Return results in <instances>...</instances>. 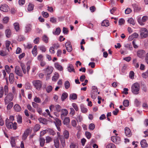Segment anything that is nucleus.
Masks as SVG:
<instances>
[{
  "label": "nucleus",
  "instance_id": "f257e3e1",
  "mask_svg": "<svg viewBox=\"0 0 148 148\" xmlns=\"http://www.w3.org/2000/svg\"><path fill=\"white\" fill-rule=\"evenodd\" d=\"M63 135L64 137L61 136L60 138V139L62 145L63 147H64L65 145V141L64 138L66 139H67L69 137V133L67 130H65L63 133Z\"/></svg>",
  "mask_w": 148,
  "mask_h": 148
},
{
  "label": "nucleus",
  "instance_id": "f03ea898",
  "mask_svg": "<svg viewBox=\"0 0 148 148\" xmlns=\"http://www.w3.org/2000/svg\"><path fill=\"white\" fill-rule=\"evenodd\" d=\"M6 126L8 128H13V129L16 130L17 128V123L15 122L14 123L11 121H10L8 119H6L5 121Z\"/></svg>",
  "mask_w": 148,
  "mask_h": 148
},
{
  "label": "nucleus",
  "instance_id": "7ed1b4c3",
  "mask_svg": "<svg viewBox=\"0 0 148 148\" xmlns=\"http://www.w3.org/2000/svg\"><path fill=\"white\" fill-rule=\"evenodd\" d=\"M132 91L134 94H138L139 93L140 90V85L138 83H135L132 86Z\"/></svg>",
  "mask_w": 148,
  "mask_h": 148
},
{
  "label": "nucleus",
  "instance_id": "20e7f679",
  "mask_svg": "<svg viewBox=\"0 0 148 148\" xmlns=\"http://www.w3.org/2000/svg\"><path fill=\"white\" fill-rule=\"evenodd\" d=\"M6 95V96L4 99L5 104H7L12 101L14 98L13 94L11 92H9Z\"/></svg>",
  "mask_w": 148,
  "mask_h": 148
},
{
  "label": "nucleus",
  "instance_id": "39448f33",
  "mask_svg": "<svg viewBox=\"0 0 148 148\" xmlns=\"http://www.w3.org/2000/svg\"><path fill=\"white\" fill-rule=\"evenodd\" d=\"M32 83L34 87L38 90H40L42 86V82L39 80H34L32 81Z\"/></svg>",
  "mask_w": 148,
  "mask_h": 148
},
{
  "label": "nucleus",
  "instance_id": "423d86ee",
  "mask_svg": "<svg viewBox=\"0 0 148 148\" xmlns=\"http://www.w3.org/2000/svg\"><path fill=\"white\" fill-rule=\"evenodd\" d=\"M140 36L142 38H146L148 36V32L146 28H142L140 29Z\"/></svg>",
  "mask_w": 148,
  "mask_h": 148
},
{
  "label": "nucleus",
  "instance_id": "0eeeda50",
  "mask_svg": "<svg viewBox=\"0 0 148 148\" xmlns=\"http://www.w3.org/2000/svg\"><path fill=\"white\" fill-rule=\"evenodd\" d=\"M15 72L16 74L19 76L22 77L23 74L22 73L21 69L18 66H16L15 69Z\"/></svg>",
  "mask_w": 148,
  "mask_h": 148
},
{
  "label": "nucleus",
  "instance_id": "6e6552de",
  "mask_svg": "<svg viewBox=\"0 0 148 148\" xmlns=\"http://www.w3.org/2000/svg\"><path fill=\"white\" fill-rule=\"evenodd\" d=\"M137 54L138 57L141 58H143L145 56V52L144 50L140 49L137 51Z\"/></svg>",
  "mask_w": 148,
  "mask_h": 148
},
{
  "label": "nucleus",
  "instance_id": "1a4fd4ad",
  "mask_svg": "<svg viewBox=\"0 0 148 148\" xmlns=\"http://www.w3.org/2000/svg\"><path fill=\"white\" fill-rule=\"evenodd\" d=\"M53 68L51 66H48L46 69H44L45 71L46 74L47 76L50 75L53 72Z\"/></svg>",
  "mask_w": 148,
  "mask_h": 148
},
{
  "label": "nucleus",
  "instance_id": "9d476101",
  "mask_svg": "<svg viewBox=\"0 0 148 148\" xmlns=\"http://www.w3.org/2000/svg\"><path fill=\"white\" fill-rule=\"evenodd\" d=\"M111 139L112 141L116 144H119L120 142V138L118 136H112Z\"/></svg>",
  "mask_w": 148,
  "mask_h": 148
},
{
  "label": "nucleus",
  "instance_id": "9b49d317",
  "mask_svg": "<svg viewBox=\"0 0 148 148\" xmlns=\"http://www.w3.org/2000/svg\"><path fill=\"white\" fill-rule=\"evenodd\" d=\"M62 114H61V118L63 120L65 116H66L68 113L67 110L65 109H62L61 110Z\"/></svg>",
  "mask_w": 148,
  "mask_h": 148
},
{
  "label": "nucleus",
  "instance_id": "f8f14e48",
  "mask_svg": "<svg viewBox=\"0 0 148 148\" xmlns=\"http://www.w3.org/2000/svg\"><path fill=\"white\" fill-rule=\"evenodd\" d=\"M65 47L66 50L68 52H70L72 50V48L71 45V42H67L65 44Z\"/></svg>",
  "mask_w": 148,
  "mask_h": 148
},
{
  "label": "nucleus",
  "instance_id": "ddd939ff",
  "mask_svg": "<svg viewBox=\"0 0 148 148\" xmlns=\"http://www.w3.org/2000/svg\"><path fill=\"white\" fill-rule=\"evenodd\" d=\"M148 17L147 16H143L142 18V21H141L140 18H138V21L140 25H143V22H145L148 19Z\"/></svg>",
  "mask_w": 148,
  "mask_h": 148
},
{
  "label": "nucleus",
  "instance_id": "4468645a",
  "mask_svg": "<svg viewBox=\"0 0 148 148\" xmlns=\"http://www.w3.org/2000/svg\"><path fill=\"white\" fill-rule=\"evenodd\" d=\"M1 10L5 12H7L9 10V8L8 5L4 4L2 5L0 8Z\"/></svg>",
  "mask_w": 148,
  "mask_h": 148
},
{
  "label": "nucleus",
  "instance_id": "2eb2a0df",
  "mask_svg": "<svg viewBox=\"0 0 148 148\" xmlns=\"http://www.w3.org/2000/svg\"><path fill=\"white\" fill-rule=\"evenodd\" d=\"M53 108H56V110L58 112H60L61 110V107L59 105H57L55 106L53 105H51L49 107L50 110L52 111V109Z\"/></svg>",
  "mask_w": 148,
  "mask_h": 148
},
{
  "label": "nucleus",
  "instance_id": "dca6fc26",
  "mask_svg": "<svg viewBox=\"0 0 148 148\" xmlns=\"http://www.w3.org/2000/svg\"><path fill=\"white\" fill-rule=\"evenodd\" d=\"M125 132L126 135L128 137H130L132 135L131 131L129 128L126 127L125 128Z\"/></svg>",
  "mask_w": 148,
  "mask_h": 148
},
{
  "label": "nucleus",
  "instance_id": "f3484780",
  "mask_svg": "<svg viewBox=\"0 0 148 148\" xmlns=\"http://www.w3.org/2000/svg\"><path fill=\"white\" fill-rule=\"evenodd\" d=\"M54 66L55 68L57 70L60 71L63 70V68L61 65H60L58 62H56L54 64Z\"/></svg>",
  "mask_w": 148,
  "mask_h": 148
},
{
  "label": "nucleus",
  "instance_id": "a211bd4d",
  "mask_svg": "<svg viewBox=\"0 0 148 148\" xmlns=\"http://www.w3.org/2000/svg\"><path fill=\"white\" fill-rule=\"evenodd\" d=\"M138 35L137 33H134L129 37V40H132L134 38H138Z\"/></svg>",
  "mask_w": 148,
  "mask_h": 148
},
{
  "label": "nucleus",
  "instance_id": "6ab92c4d",
  "mask_svg": "<svg viewBox=\"0 0 148 148\" xmlns=\"http://www.w3.org/2000/svg\"><path fill=\"white\" fill-rule=\"evenodd\" d=\"M140 144L141 147L143 148L146 147L148 146V144L147 143L145 139H143L141 141Z\"/></svg>",
  "mask_w": 148,
  "mask_h": 148
},
{
  "label": "nucleus",
  "instance_id": "aec40b11",
  "mask_svg": "<svg viewBox=\"0 0 148 148\" xmlns=\"http://www.w3.org/2000/svg\"><path fill=\"white\" fill-rule=\"evenodd\" d=\"M63 120V123L64 124L66 125L69 124L70 121V119L69 117H64Z\"/></svg>",
  "mask_w": 148,
  "mask_h": 148
},
{
  "label": "nucleus",
  "instance_id": "412c9836",
  "mask_svg": "<svg viewBox=\"0 0 148 148\" xmlns=\"http://www.w3.org/2000/svg\"><path fill=\"white\" fill-rule=\"evenodd\" d=\"M132 5L135 11L138 12L141 10L140 7H139L137 4L134 3Z\"/></svg>",
  "mask_w": 148,
  "mask_h": 148
},
{
  "label": "nucleus",
  "instance_id": "4be33fe9",
  "mask_svg": "<svg viewBox=\"0 0 148 148\" xmlns=\"http://www.w3.org/2000/svg\"><path fill=\"white\" fill-rule=\"evenodd\" d=\"M14 75L13 73H11L9 74V80L10 82L12 84L14 82Z\"/></svg>",
  "mask_w": 148,
  "mask_h": 148
},
{
  "label": "nucleus",
  "instance_id": "5701e85b",
  "mask_svg": "<svg viewBox=\"0 0 148 148\" xmlns=\"http://www.w3.org/2000/svg\"><path fill=\"white\" fill-rule=\"evenodd\" d=\"M14 108L16 111L18 112H20L21 110L20 106L18 104H15L14 107Z\"/></svg>",
  "mask_w": 148,
  "mask_h": 148
},
{
  "label": "nucleus",
  "instance_id": "b1692460",
  "mask_svg": "<svg viewBox=\"0 0 148 148\" xmlns=\"http://www.w3.org/2000/svg\"><path fill=\"white\" fill-rule=\"evenodd\" d=\"M39 141L40 142V146L41 147H43L45 143V139L42 138H40L39 139Z\"/></svg>",
  "mask_w": 148,
  "mask_h": 148
},
{
  "label": "nucleus",
  "instance_id": "393cba45",
  "mask_svg": "<svg viewBox=\"0 0 148 148\" xmlns=\"http://www.w3.org/2000/svg\"><path fill=\"white\" fill-rule=\"evenodd\" d=\"M54 142L55 147L56 148H58L59 147V143L58 139L56 138L54 139Z\"/></svg>",
  "mask_w": 148,
  "mask_h": 148
},
{
  "label": "nucleus",
  "instance_id": "a878e982",
  "mask_svg": "<svg viewBox=\"0 0 148 148\" xmlns=\"http://www.w3.org/2000/svg\"><path fill=\"white\" fill-rule=\"evenodd\" d=\"M5 34L6 36L8 38H9L10 37L11 35V31L9 29H7L5 30Z\"/></svg>",
  "mask_w": 148,
  "mask_h": 148
},
{
  "label": "nucleus",
  "instance_id": "bb28decb",
  "mask_svg": "<svg viewBox=\"0 0 148 148\" xmlns=\"http://www.w3.org/2000/svg\"><path fill=\"white\" fill-rule=\"evenodd\" d=\"M39 122L43 124L46 125L47 124V121L46 119L40 118L38 119Z\"/></svg>",
  "mask_w": 148,
  "mask_h": 148
},
{
  "label": "nucleus",
  "instance_id": "cd10ccee",
  "mask_svg": "<svg viewBox=\"0 0 148 148\" xmlns=\"http://www.w3.org/2000/svg\"><path fill=\"white\" fill-rule=\"evenodd\" d=\"M59 74L57 73H55L54 75L52 78V80L55 82L59 78Z\"/></svg>",
  "mask_w": 148,
  "mask_h": 148
},
{
  "label": "nucleus",
  "instance_id": "c85d7f7f",
  "mask_svg": "<svg viewBox=\"0 0 148 148\" xmlns=\"http://www.w3.org/2000/svg\"><path fill=\"white\" fill-rule=\"evenodd\" d=\"M32 53L34 56H36L37 53V46L36 45L34 47L33 49Z\"/></svg>",
  "mask_w": 148,
  "mask_h": 148
},
{
  "label": "nucleus",
  "instance_id": "c756f323",
  "mask_svg": "<svg viewBox=\"0 0 148 148\" xmlns=\"http://www.w3.org/2000/svg\"><path fill=\"white\" fill-rule=\"evenodd\" d=\"M101 25L103 26L108 27L109 25V23L108 20H104L101 23Z\"/></svg>",
  "mask_w": 148,
  "mask_h": 148
},
{
  "label": "nucleus",
  "instance_id": "7c9ffc66",
  "mask_svg": "<svg viewBox=\"0 0 148 148\" xmlns=\"http://www.w3.org/2000/svg\"><path fill=\"white\" fill-rule=\"evenodd\" d=\"M61 32V29L59 27L56 28L55 31H53V33L54 35H59Z\"/></svg>",
  "mask_w": 148,
  "mask_h": 148
},
{
  "label": "nucleus",
  "instance_id": "2f4dec72",
  "mask_svg": "<svg viewBox=\"0 0 148 148\" xmlns=\"http://www.w3.org/2000/svg\"><path fill=\"white\" fill-rule=\"evenodd\" d=\"M97 92H94L93 91H91V97L93 99H95L96 98L97 95Z\"/></svg>",
  "mask_w": 148,
  "mask_h": 148
},
{
  "label": "nucleus",
  "instance_id": "473e14b6",
  "mask_svg": "<svg viewBox=\"0 0 148 148\" xmlns=\"http://www.w3.org/2000/svg\"><path fill=\"white\" fill-rule=\"evenodd\" d=\"M68 95L66 92L63 93L61 97L62 101H63L66 99L68 97Z\"/></svg>",
  "mask_w": 148,
  "mask_h": 148
},
{
  "label": "nucleus",
  "instance_id": "72a5a7b5",
  "mask_svg": "<svg viewBox=\"0 0 148 148\" xmlns=\"http://www.w3.org/2000/svg\"><path fill=\"white\" fill-rule=\"evenodd\" d=\"M70 148H78L77 144L75 143L71 142L70 145Z\"/></svg>",
  "mask_w": 148,
  "mask_h": 148
},
{
  "label": "nucleus",
  "instance_id": "f704fd0d",
  "mask_svg": "<svg viewBox=\"0 0 148 148\" xmlns=\"http://www.w3.org/2000/svg\"><path fill=\"white\" fill-rule=\"evenodd\" d=\"M13 25L16 31V32H18L20 29L19 25L18 23H14L13 24Z\"/></svg>",
  "mask_w": 148,
  "mask_h": 148
},
{
  "label": "nucleus",
  "instance_id": "c9c22d12",
  "mask_svg": "<svg viewBox=\"0 0 148 148\" xmlns=\"http://www.w3.org/2000/svg\"><path fill=\"white\" fill-rule=\"evenodd\" d=\"M68 70L69 72H71L72 71L75 72V69L73 66L72 64H70L68 67Z\"/></svg>",
  "mask_w": 148,
  "mask_h": 148
},
{
  "label": "nucleus",
  "instance_id": "e433bc0d",
  "mask_svg": "<svg viewBox=\"0 0 148 148\" xmlns=\"http://www.w3.org/2000/svg\"><path fill=\"white\" fill-rule=\"evenodd\" d=\"M70 99L72 100H75L77 99V95L76 94L73 93L70 95Z\"/></svg>",
  "mask_w": 148,
  "mask_h": 148
},
{
  "label": "nucleus",
  "instance_id": "4c0bfd02",
  "mask_svg": "<svg viewBox=\"0 0 148 148\" xmlns=\"http://www.w3.org/2000/svg\"><path fill=\"white\" fill-rule=\"evenodd\" d=\"M55 124L56 126H60L61 125V121L58 119L56 118L55 119Z\"/></svg>",
  "mask_w": 148,
  "mask_h": 148
},
{
  "label": "nucleus",
  "instance_id": "58836bf2",
  "mask_svg": "<svg viewBox=\"0 0 148 148\" xmlns=\"http://www.w3.org/2000/svg\"><path fill=\"white\" fill-rule=\"evenodd\" d=\"M31 30V26L30 25H28L25 27V32L26 33L28 32Z\"/></svg>",
  "mask_w": 148,
  "mask_h": 148
},
{
  "label": "nucleus",
  "instance_id": "ea45409f",
  "mask_svg": "<svg viewBox=\"0 0 148 148\" xmlns=\"http://www.w3.org/2000/svg\"><path fill=\"white\" fill-rule=\"evenodd\" d=\"M29 134V132L28 131H26L25 132L23 135L22 139L25 140L27 138Z\"/></svg>",
  "mask_w": 148,
  "mask_h": 148
},
{
  "label": "nucleus",
  "instance_id": "a19ab883",
  "mask_svg": "<svg viewBox=\"0 0 148 148\" xmlns=\"http://www.w3.org/2000/svg\"><path fill=\"white\" fill-rule=\"evenodd\" d=\"M123 104L125 107H128L129 105V102L128 100L127 99L125 100L123 102Z\"/></svg>",
  "mask_w": 148,
  "mask_h": 148
},
{
  "label": "nucleus",
  "instance_id": "79ce46f5",
  "mask_svg": "<svg viewBox=\"0 0 148 148\" xmlns=\"http://www.w3.org/2000/svg\"><path fill=\"white\" fill-rule=\"evenodd\" d=\"M40 128V126L39 124H36L34 128V132H36L38 131Z\"/></svg>",
  "mask_w": 148,
  "mask_h": 148
},
{
  "label": "nucleus",
  "instance_id": "37998d69",
  "mask_svg": "<svg viewBox=\"0 0 148 148\" xmlns=\"http://www.w3.org/2000/svg\"><path fill=\"white\" fill-rule=\"evenodd\" d=\"M11 144L12 147H15L16 145L15 139L14 138H12L11 139Z\"/></svg>",
  "mask_w": 148,
  "mask_h": 148
},
{
  "label": "nucleus",
  "instance_id": "c03bdc74",
  "mask_svg": "<svg viewBox=\"0 0 148 148\" xmlns=\"http://www.w3.org/2000/svg\"><path fill=\"white\" fill-rule=\"evenodd\" d=\"M4 95V89L3 87H0V98H2Z\"/></svg>",
  "mask_w": 148,
  "mask_h": 148
},
{
  "label": "nucleus",
  "instance_id": "a18cd8bd",
  "mask_svg": "<svg viewBox=\"0 0 148 148\" xmlns=\"http://www.w3.org/2000/svg\"><path fill=\"white\" fill-rule=\"evenodd\" d=\"M81 111L83 113H86L87 112V109L86 108L84 107L83 105H81Z\"/></svg>",
  "mask_w": 148,
  "mask_h": 148
},
{
  "label": "nucleus",
  "instance_id": "49530a36",
  "mask_svg": "<svg viewBox=\"0 0 148 148\" xmlns=\"http://www.w3.org/2000/svg\"><path fill=\"white\" fill-rule=\"evenodd\" d=\"M53 89L52 86L49 85L47 86L46 88V91L48 93H49L52 91Z\"/></svg>",
  "mask_w": 148,
  "mask_h": 148
},
{
  "label": "nucleus",
  "instance_id": "de8ad7c7",
  "mask_svg": "<svg viewBox=\"0 0 148 148\" xmlns=\"http://www.w3.org/2000/svg\"><path fill=\"white\" fill-rule=\"evenodd\" d=\"M65 88L66 89H68L70 86V84L68 81H66L64 83Z\"/></svg>",
  "mask_w": 148,
  "mask_h": 148
},
{
  "label": "nucleus",
  "instance_id": "09e8293b",
  "mask_svg": "<svg viewBox=\"0 0 148 148\" xmlns=\"http://www.w3.org/2000/svg\"><path fill=\"white\" fill-rule=\"evenodd\" d=\"M76 120L77 122H81L83 120L82 116L80 114L77 115L76 118Z\"/></svg>",
  "mask_w": 148,
  "mask_h": 148
},
{
  "label": "nucleus",
  "instance_id": "8fccbe9b",
  "mask_svg": "<svg viewBox=\"0 0 148 148\" xmlns=\"http://www.w3.org/2000/svg\"><path fill=\"white\" fill-rule=\"evenodd\" d=\"M95 127V125L93 123H90L89 125V129L91 130H93Z\"/></svg>",
  "mask_w": 148,
  "mask_h": 148
},
{
  "label": "nucleus",
  "instance_id": "3c124183",
  "mask_svg": "<svg viewBox=\"0 0 148 148\" xmlns=\"http://www.w3.org/2000/svg\"><path fill=\"white\" fill-rule=\"evenodd\" d=\"M4 94L6 95L8 94V87L7 85H5L4 87Z\"/></svg>",
  "mask_w": 148,
  "mask_h": 148
},
{
  "label": "nucleus",
  "instance_id": "603ef678",
  "mask_svg": "<svg viewBox=\"0 0 148 148\" xmlns=\"http://www.w3.org/2000/svg\"><path fill=\"white\" fill-rule=\"evenodd\" d=\"M106 148H116V147L113 144L110 143L107 145Z\"/></svg>",
  "mask_w": 148,
  "mask_h": 148
},
{
  "label": "nucleus",
  "instance_id": "864d4df0",
  "mask_svg": "<svg viewBox=\"0 0 148 148\" xmlns=\"http://www.w3.org/2000/svg\"><path fill=\"white\" fill-rule=\"evenodd\" d=\"M10 42L9 41H7L5 44V45L7 49L8 50V51H10V49H11V47H10L9 48V46L10 44Z\"/></svg>",
  "mask_w": 148,
  "mask_h": 148
},
{
  "label": "nucleus",
  "instance_id": "5fc2aeb1",
  "mask_svg": "<svg viewBox=\"0 0 148 148\" xmlns=\"http://www.w3.org/2000/svg\"><path fill=\"white\" fill-rule=\"evenodd\" d=\"M128 21L129 23L132 24V25H134L135 23L134 20L132 18H130L128 20Z\"/></svg>",
  "mask_w": 148,
  "mask_h": 148
},
{
  "label": "nucleus",
  "instance_id": "6e6d98bb",
  "mask_svg": "<svg viewBox=\"0 0 148 148\" xmlns=\"http://www.w3.org/2000/svg\"><path fill=\"white\" fill-rule=\"evenodd\" d=\"M34 6L32 4H29L28 6L27 10L28 11H31L33 10Z\"/></svg>",
  "mask_w": 148,
  "mask_h": 148
},
{
  "label": "nucleus",
  "instance_id": "4d7b16f0",
  "mask_svg": "<svg viewBox=\"0 0 148 148\" xmlns=\"http://www.w3.org/2000/svg\"><path fill=\"white\" fill-rule=\"evenodd\" d=\"M34 100L35 102L37 103H40L41 102L40 99L39 97L36 96L34 99Z\"/></svg>",
  "mask_w": 148,
  "mask_h": 148
},
{
  "label": "nucleus",
  "instance_id": "13d9d810",
  "mask_svg": "<svg viewBox=\"0 0 148 148\" xmlns=\"http://www.w3.org/2000/svg\"><path fill=\"white\" fill-rule=\"evenodd\" d=\"M85 135L87 138L88 139H90L91 136V134L88 131L85 132Z\"/></svg>",
  "mask_w": 148,
  "mask_h": 148
},
{
  "label": "nucleus",
  "instance_id": "bf43d9fd",
  "mask_svg": "<svg viewBox=\"0 0 148 148\" xmlns=\"http://www.w3.org/2000/svg\"><path fill=\"white\" fill-rule=\"evenodd\" d=\"M46 143H48L52 141L51 138L49 136H47L46 137Z\"/></svg>",
  "mask_w": 148,
  "mask_h": 148
},
{
  "label": "nucleus",
  "instance_id": "052dcab7",
  "mask_svg": "<svg viewBox=\"0 0 148 148\" xmlns=\"http://www.w3.org/2000/svg\"><path fill=\"white\" fill-rule=\"evenodd\" d=\"M13 105V102H11L9 103L7 105V108L8 110H10L12 108Z\"/></svg>",
  "mask_w": 148,
  "mask_h": 148
},
{
  "label": "nucleus",
  "instance_id": "680f3d73",
  "mask_svg": "<svg viewBox=\"0 0 148 148\" xmlns=\"http://www.w3.org/2000/svg\"><path fill=\"white\" fill-rule=\"evenodd\" d=\"M38 48L43 52H45L46 51V48L44 46H41L39 47Z\"/></svg>",
  "mask_w": 148,
  "mask_h": 148
},
{
  "label": "nucleus",
  "instance_id": "e2e57ef3",
  "mask_svg": "<svg viewBox=\"0 0 148 148\" xmlns=\"http://www.w3.org/2000/svg\"><path fill=\"white\" fill-rule=\"evenodd\" d=\"M42 15L44 17L46 18H47L49 16V14L47 12L44 11L42 12Z\"/></svg>",
  "mask_w": 148,
  "mask_h": 148
},
{
  "label": "nucleus",
  "instance_id": "0e129e2a",
  "mask_svg": "<svg viewBox=\"0 0 148 148\" xmlns=\"http://www.w3.org/2000/svg\"><path fill=\"white\" fill-rule=\"evenodd\" d=\"M5 69L6 72L8 73H9L11 71V69L10 67L8 65H6L5 66Z\"/></svg>",
  "mask_w": 148,
  "mask_h": 148
},
{
  "label": "nucleus",
  "instance_id": "69168bd1",
  "mask_svg": "<svg viewBox=\"0 0 148 148\" xmlns=\"http://www.w3.org/2000/svg\"><path fill=\"white\" fill-rule=\"evenodd\" d=\"M42 39L43 41L45 43H47L48 42V38L46 36H44L42 38Z\"/></svg>",
  "mask_w": 148,
  "mask_h": 148
},
{
  "label": "nucleus",
  "instance_id": "338daca9",
  "mask_svg": "<svg viewBox=\"0 0 148 148\" xmlns=\"http://www.w3.org/2000/svg\"><path fill=\"white\" fill-rule=\"evenodd\" d=\"M50 21L53 23H56V19L54 17H52L50 18Z\"/></svg>",
  "mask_w": 148,
  "mask_h": 148
},
{
  "label": "nucleus",
  "instance_id": "774afa93",
  "mask_svg": "<svg viewBox=\"0 0 148 148\" xmlns=\"http://www.w3.org/2000/svg\"><path fill=\"white\" fill-rule=\"evenodd\" d=\"M132 12V10L130 8H128L125 10V13L126 14H128Z\"/></svg>",
  "mask_w": 148,
  "mask_h": 148
}]
</instances>
